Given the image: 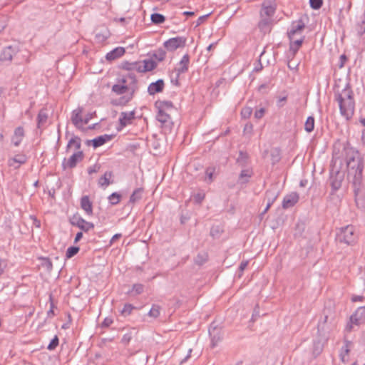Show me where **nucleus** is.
Wrapping results in <instances>:
<instances>
[{"instance_id":"13","label":"nucleus","mask_w":365,"mask_h":365,"mask_svg":"<svg viewBox=\"0 0 365 365\" xmlns=\"http://www.w3.org/2000/svg\"><path fill=\"white\" fill-rule=\"evenodd\" d=\"M164 81L163 79H158L155 82L150 83L148 87V93L150 96H153L158 93H160L164 88Z\"/></svg>"},{"instance_id":"12","label":"nucleus","mask_w":365,"mask_h":365,"mask_svg":"<svg viewBox=\"0 0 365 365\" xmlns=\"http://www.w3.org/2000/svg\"><path fill=\"white\" fill-rule=\"evenodd\" d=\"M344 180V174L339 171H336L335 175L331 174L330 177V183L334 191L338 190Z\"/></svg>"},{"instance_id":"48","label":"nucleus","mask_w":365,"mask_h":365,"mask_svg":"<svg viewBox=\"0 0 365 365\" xmlns=\"http://www.w3.org/2000/svg\"><path fill=\"white\" fill-rule=\"evenodd\" d=\"M173 108V104L171 101H160L158 106V110H162L165 111V110H169Z\"/></svg>"},{"instance_id":"39","label":"nucleus","mask_w":365,"mask_h":365,"mask_svg":"<svg viewBox=\"0 0 365 365\" xmlns=\"http://www.w3.org/2000/svg\"><path fill=\"white\" fill-rule=\"evenodd\" d=\"M135 93H127L125 96L119 98L118 101L113 104L116 106H125L133 99Z\"/></svg>"},{"instance_id":"52","label":"nucleus","mask_w":365,"mask_h":365,"mask_svg":"<svg viewBox=\"0 0 365 365\" xmlns=\"http://www.w3.org/2000/svg\"><path fill=\"white\" fill-rule=\"evenodd\" d=\"M323 4V0H309L310 7L313 9H319Z\"/></svg>"},{"instance_id":"46","label":"nucleus","mask_w":365,"mask_h":365,"mask_svg":"<svg viewBox=\"0 0 365 365\" xmlns=\"http://www.w3.org/2000/svg\"><path fill=\"white\" fill-rule=\"evenodd\" d=\"M121 195L118 192H113L108 197L110 205H115L119 203Z\"/></svg>"},{"instance_id":"33","label":"nucleus","mask_w":365,"mask_h":365,"mask_svg":"<svg viewBox=\"0 0 365 365\" xmlns=\"http://www.w3.org/2000/svg\"><path fill=\"white\" fill-rule=\"evenodd\" d=\"M252 174L253 173L252 170H242L239 175L238 182L241 184L247 183L249 182L250 178L252 177Z\"/></svg>"},{"instance_id":"32","label":"nucleus","mask_w":365,"mask_h":365,"mask_svg":"<svg viewBox=\"0 0 365 365\" xmlns=\"http://www.w3.org/2000/svg\"><path fill=\"white\" fill-rule=\"evenodd\" d=\"M166 56V52L163 48H158L150 53V58L154 59L157 63L163 61Z\"/></svg>"},{"instance_id":"1","label":"nucleus","mask_w":365,"mask_h":365,"mask_svg":"<svg viewBox=\"0 0 365 365\" xmlns=\"http://www.w3.org/2000/svg\"><path fill=\"white\" fill-rule=\"evenodd\" d=\"M344 155L348 178L355 185H360L362 180L364 164L359 153L354 148L346 146L344 148Z\"/></svg>"},{"instance_id":"38","label":"nucleus","mask_w":365,"mask_h":365,"mask_svg":"<svg viewBox=\"0 0 365 365\" xmlns=\"http://www.w3.org/2000/svg\"><path fill=\"white\" fill-rule=\"evenodd\" d=\"M323 347H324V343L322 341L321 339L314 340L313 342V349H312L313 354L315 356H319L322 353V351L323 350Z\"/></svg>"},{"instance_id":"28","label":"nucleus","mask_w":365,"mask_h":365,"mask_svg":"<svg viewBox=\"0 0 365 365\" xmlns=\"http://www.w3.org/2000/svg\"><path fill=\"white\" fill-rule=\"evenodd\" d=\"M272 23V19L261 16V20L258 24V26L262 31L266 33L270 31Z\"/></svg>"},{"instance_id":"10","label":"nucleus","mask_w":365,"mask_h":365,"mask_svg":"<svg viewBox=\"0 0 365 365\" xmlns=\"http://www.w3.org/2000/svg\"><path fill=\"white\" fill-rule=\"evenodd\" d=\"M299 197L297 192H292L284 197L282 200V207L287 209L294 206L299 201Z\"/></svg>"},{"instance_id":"61","label":"nucleus","mask_w":365,"mask_h":365,"mask_svg":"<svg viewBox=\"0 0 365 365\" xmlns=\"http://www.w3.org/2000/svg\"><path fill=\"white\" fill-rule=\"evenodd\" d=\"M209 16L210 14L200 16L197 20L196 26H200V24H202Z\"/></svg>"},{"instance_id":"51","label":"nucleus","mask_w":365,"mask_h":365,"mask_svg":"<svg viewBox=\"0 0 365 365\" xmlns=\"http://www.w3.org/2000/svg\"><path fill=\"white\" fill-rule=\"evenodd\" d=\"M59 339L58 336L56 335L48 344L47 349L50 351L55 349L58 345Z\"/></svg>"},{"instance_id":"15","label":"nucleus","mask_w":365,"mask_h":365,"mask_svg":"<svg viewBox=\"0 0 365 365\" xmlns=\"http://www.w3.org/2000/svg\"><path fill=\"white\" fill-rule=\"evenodd\" d=\"M135 118V112L130 111V112H122L120 115L119 118V124L120 126V129L125 127L127 125H129L131 123V121Z\"/></svg>"},{"instance_id":"8","label":"nucleus","mask_w":365,"mask_h":365,"mask_svg":"<svg viewBox=\"0 0 365 365\" xmlns=\"http://www.w3.org/2000/svg\"><path fill=\"white\" fill-rule=\"evenodd\" d=\"M83 151H76L68 160H66V158L63 159L62 162V166L64 169L73 168L76 166L78 162L83 160Z\"/></svg>"},{"instance_id":"27","label":"nucleus","mask_w":365,"mask_h":365,"mask_svg":"<svg viewBox=\"0 0 365 365\" xmlns=\"http://www.w3.org/2000/svg\"><path fill=\"white\" fill-rule=\"evenodd\" d=\"M351 344V342L350 341L345 339L344 344L341 349L339 353V358L343 363H346L348 361L347 356L349 355L350 351L349 346Z\"/></svg>"},{"instance_id":"26","label":"nucleus","mask_w":365,"mask_h":365,"mask_svg":"<svg viewBox=\"0 0 365 365\" xmlns=\"http://www.w3.org/2000/svg\"><path fill=\"white\" fill-rule=\"evenodd\" d=\"M48 118V111L46 108L39 110L37 115V128L41 129L45 125Z\"/></svg>"},{"instance_id":"21","label":"nucleus","mask_w":365,"mask_h":365,"mask_svg":"<svg viewBox=\"0 0 365 365\" xmlns=\"http://www.w3.org/2000/svg\"><path fill=\"white\" fill-rule=\"evenodd\" d=\"M156 119L164 126H170L173 125L170 115L164 110H158Z\"/></svg>"},{"instance_id":"34","label":"nucleus","mask_w":365,"mask_h":365,"mask_svg":"<svg viewBox=\"0 0 365 365\" xmlns=\"http://www.w3.org/2000/svg\"><path fill=\"white\" fill-rule=\"evenodd\" d=\"M143 188L138 187L133 192L130 196L129 203L135 204L140 201L143 197Z\"/></svg>"},{"instance_id":"11","label":"nucleus","mask_w":365,"mask_h":365,"mask_svg":"<svg viewBox=\"0 0 365 365\" xmlns=\"http://www.w3.org/2000/svg\"><path fill=\"white\" fill-rule=\"evenodd\" d=\"M327 319L328 317L324 316L322 319L319 320L317 325V333L324 341L327 340L329 332V328L327 325Z\"/></svg>"},{"instance_id":"54","label":"nucleus","mask_w":365,"mask_h":365,"mask_svg":"<svg viewBox=\"0 0 365 365\" xmlns=\"http://www.w3.org/2000/svg\"><path fill=\"white\" fill-rule=\"evenodd\" d=\"M205 195L203 192H198L193 196V199L197 204H201L205 199Z\"/></svg>"},{"instance_id":"18","label":"nucleus","mask_w":365,"mask_h":365,"mask_svg":"<svg viewBox=\"0 0 365 365\" xmlns=\"http://www.w3.org/2000/svg\"><path fill=\"white\" fill-rule=\"evenodd\" d=\"M275 11L276 8L274 5L268 4L267 2H263L260 11V16L272 19Z\"/></svg>"},{"instance_id":"25","label":"nucleus","mask_w":365,"mask_h":365,"mask_svg":"<svg viewBox=\"0 0 365 365\" xmlns=\"http://www.w3.org/2000/svg\"><path fill=\"white\" fill-rule=\"evenodd\" d=\"M73 148L75 150H76L77 151L81 150V139L78 136L73 135L68 140V144L66 148V152H69V150Z\"/></svg>"},{"instance_id":"44","label":"nucleus","mask_w":365,"mask_h":365,"mask_svg":"<svg viewBox=\"0 0 365 365\" xmlns=\"http://www.w3.org/2000/svg\"><path fill=\"white\" fill-rule=\"evenodd\" d=\"M150 19L151 21L155 24H162L165 21V17L163 14L158 13L151 14Z\"/></svg>"},{"instance_id":"4","label":"nucleus","mask_w":365,"mask_h":365,"mask_svg":"<svg viewBox=\"0 0 365 365\" xmlns=\"http://www.w3.org/2000/svg\"><path fill=\"white\" fill-rule=\"evenodd\" d=\"M365 322V307H359L350 317V322L346 325V330L351 331L353 325L359 326Z\"/></svg>"},{"instance_id":"47","label":"nucleus","mask_w":365,"mask_h":365,"mask_svg":"<svg viewBox=\"0 0 365 365\" xmlns=\"http://www.w3.org/2000/svg\"><path fill=\"white\" fill-rule=\"evenodd\" d=\"M135 309V307L133 304L128 303L123 306L122 310L120 311V313L123 316L127 317L130 315L132 313L133 310Z\"/></svg>"},{"instance_id":"7","label":"nucleus","mask_w":365,"mask_h":365,"mask_svg":"<svg viewBox=\"0 0 365 365\" xmlns=\"http://www.w3.org/2000/svg\"><path fill=\"white\" fill-rule=\"evenodd\" d=\"M208 332L211 339V346L214 348L222 339V330L212 323L209 327Z\"/></svg>"},{"instance_id":"6","label":"nucleus","mask_w":365,"mask_h":365,"mask_svg":"<svg viewBox=\"0 0 365 365\" xmlns=\"http://www.w3.org/2000/svg\"><path fill=\"white\" fill-rule=\"evenodd\" d=\"M185 38L182 36H177L165 41L163 45L167 50L173 51L178 48L185 46Z\"/></svg>"},{"instance_id":"55","label":"nucleus","mask_w":365,"mask_h":365,"mask_svg":"<svg viewBox=\"0 0 365 365\" xmlns=\"http://www.w3.org/2000/svg\"><path fill=\"white\" fill-rule=\"evenodd\" d=\"M303 41L304 38L294 41L293 43H291L290 48L294 49V46H296L295 51H297L299 47L302 46Z\"/></svg>"},{"instance_id":"42","label":"nucleus","mask_w":365,"mask_h":365,"mask_svg":"<svg viewBox=\"0 0 365 365\" xmlns=\"http://www.w3.org/2000/svg\"><path fill=\"white\" fill-rule=\"evenodd\" d=\"M314 128V118L313 116H309L304 123V130L307 133H311Z\"/></svg>"},{"instance_id":"58","label":"nucleus","mask_w":365,"mask_h":365,"mask_svg":"<svg viewBox=\"0 0 365 365\" xmlns=\"http://www.w3.org/2000/svg\"><path fill=\"white\" fill-rule=\"evenodd\" d=\"M100 169V166L97 164H95L92 166H90L88 168V173L89 175H92L93 173H97Z\"/></svg>"},{"instance_id":"45","label":"nucleus","mask_w":365,"mask_h":365,"mask_svg":"<svg viewBox=\"0 0 365 365\" xmlns=\"http://www.w3.org/2000/svg\"><path fill=\"white\" fill-rule=\"evenodd\" d=\"M248 159V154L246 152L240 150L239 155L237 158V163L242 166H245L247 164Z\"/></svg>"},{"instance_id":"49","label":"nucleus","mask_w":365,"mask_h":365,"mask_svg":"<svg viewBox=\"0 0 365 365\" xmlns=\"http://www.w3.org/2000/svg\"><path fill=\"white\" fill-rule=\"evenodd\" d=\"M215 168L214 167H209L205 170V175L207 179L205 180L208 183H211L214 180V173Z\"/></svg>"},{"instance_id":"17","label":"nucleus","mask_w":365,"mask_h":365,"mask_svg":"<svg viewBox=\"0 0 365 365\" xmlns=\"http://www.w3.org/2000/svg\"><path fill=\"white\" fill-rule=\"evenodd\" d=\"M80 205L88 216L93 215V204L88 195H84L81 198Z\"/></svg>"},{"instance_id":"20","label":"nucleus","mask_w":365,"mask_h":365,"mask_svg":"<svg viewBox=\"0 0 365 365\" xmlns=\"http://www.w3.org/2000/svg\"><path fill=\"white\" fill-rule=\"evenodd\" d=\"M157 62L151 58L140 61V73L151 71L157 67Z\"/></svg>"},{"instance_id":"60","label":"nucleus","mask_w":365,"mask_h":365,"mask_svg":"<svg viewBox=\"0 0 365 365\" xmlns=\"http://www.w3.org/2000/svg\"><path fill=\"white\" fill-rule=\"evenodd\" d=\"M287 96L279 97L277 101V106L279 108L282 107L284 106V103L287 101Z\"/></svg>"},{"instance_id":"53","label":"nucleus","mask_w":365,"mask_h":365,"mask_svg":"<svg viewBox=\"0 0 365 365\" xmlns=\"http://www.w3.org/2000/svg\"><path fill=\"white\" fill-rule=\"evenodd\" d=\"M252 113V109L250 107H245L241 110V115L243 118H248Z\"/></svg>"},{"instance_id":"57","label":"nucleus","mask_w":365,"mask_h":365,"mask_svg":"<svg viewBox=\"0 0 365 365\" xmlns=\"http://www.w3.org/2000/svg\"><path fill=\"white\" fill-rule=\"evenodd\" d=\"M131 339H132L131 334H130V333L125 334L121 339V342L123 344H124L125 345H126L130 341Z\"/></svg>"},{"instance_id":"41","label":"nucleus","mask_w":365,"mask_h":365,"mask_svg":"<svg viewBox=\"0 0 365 365\" xmlns=\"http://www.w3.org/2000/svg\"><path fill=\"white\" fill-rule=\"evenodd\" d=\"M144 291V286L142 284H134L132 286V289L128 291V294L131 295H138L143 293Z\"/></svg>"},{"instance_id":"40","label":"nucleus","mask_w":365,"mask_h":365,"mask_svg":"<svg viewBox=\"0 0 365 365\" xmlns=\"http://www.w3.org/2000/svg\"><path fill=\"white\" fill-rule=\"evenodd\" d=\"M356 29L359 36H362L365 34V12L360 17V20L356 24Z\"/></svg>"},{"instance_id":"64","label":"nucleus","mask_w":365,"mask_h":365,"mask_svg":"<svg viewBox=\"0 0 365 365\" xmlns=\"http://www.w3.org/2000/svg\"><path fill=\"white\" fill-rule=\"evenodd\" d=\"M31 218L33 220V225L36 227L39 228L41 227V222L38 220L35 216L31 215Z\"/></svg>"},{"instance_id":"3","label":"nucleus","mask_w":365,"mask_h":365,"mask_svg":"<svg viewBox=\"0 0 365 365\" xmlns=\"http://www.w3.org/2000/svg\"><path fill=\"white\" fill-rule=\"evenodd\" d=\"M336 239L339 242H344L346 245H351L356 240L354 227L347 225L341 227L339 232L337 234Z\"/></svg>"},{"instance_id":"50","label":"nucleus","mask_w":365,"mask_h":365,"mask_svg":"<svg viewBox=\"0 0 365 365\" xmlns=\"http://www.w3.org/2000/svg\"><path fill=\"white\" fill-rule=\"evenodd\" d=\"M79 247L76 246L69 247L66 252V256L67 258H71L75 256L79 251Z\"/></svg>"},{"instance_id":"5","label":"nucleus","mask_w":365,"mask_h":365,"mask_svg":"<svg viewBox=\"0 0 365 365\" xmlns=\"http://www.w3.org/2000/svg\"><path fill=\"white\" fill-rule=\"evenodd\" d=\"M71 223L84 232H88L94 228V224L85 220L78 215H74L71 219Z\"/></svg>"},{"instance_id":"24","label":"nucleus","mask_w":365,"mask_h":365,"mask_svg":"<svg viewBox=\"0 0 365 365\" xmlns=\"http://www.w3.org/2000/svg\"><path fill=\"white\" fill-rule=\"evenodd\" d=\"M82 112L83 108L80 107L72 111L71 121L73 124L76 127H79L83 124V118L81 117Z\"/></svg>"},{"instance_id":"23","label":"nucleus","mask_w":365,"mask_h":365,"mask_svg":"<svg viewBox=\"0 0 365 365\" xmlns=\"http://www.w3.org/2000/svg\"><path fill=\"white\" fill-rule=\"evenodd\" d=\"M304 27L305 24L302 20L293 22L291 25L290 30L288 31L289 38L292 39L296 34L302 31Z\"/></svg>"},{"instance_id":"31","label":"nucleus","mask_w":365,"mask_h":365,"mask_svg":"<svg viewBox=\"0 0 365 365\" xmlns=\"http://www.w3.org/2000/svg\"><path fill=\"white\" fill-rule=\"evenodd\" d=\"M14 49L12 46H9L6 47L0 55V60L1 61H11L13 58Z\"/></svg>"},{"instance_id":"22","label":"nucleus","mask_w":365,"mask_h":365,"mask_svg":"<svg viewBox=\"0 0 365 365\" xmlns=\"http://www.w3.org/2000/svg\"><path fill=\"white\" fill-rule=\"evenodd\" d=\"M125 51L123 47H116L106 54V58L108 61H112L121 57L125 53Z\"/></svg>"},{"instance_id":"36","label":"nucleus","mask_w":365,"mask_h":365,"mask_svg":"<svg viewBox=\"0 0 365 365\" xmlns=\"http://www.w3.org/2000/svg\"><path fill=\"white\" fill-rule=\"evenodd\" d=\"M111 177H112L111 172H110V171L106 172L105 174L102 177H101L98 180L99 186L104 187H108L110 184V179L111 178Z\"/></svg>"},{"instance_id":"37","label":"nucleus","mask_w":365,"mask_h":365,"mask_svg":"<svg viewBox=\"0 0 365 365\" xmlns=\"http://www.w3.org/2000/svg\"><path fill=\"white\" fill-rule=\"evenodd\" d=\"M266 196H267L268 202H267V205L264 210V213L266 212L269 210L270 206L274 203V202L278 197V193L276 192H272V191L269 190V191L267 192Z\"/></svg>"},{"instance_id":"59","label":"nucleus","mask_w":365,"mask_h":365,"mask_svg":"<svg viewBox=\"0 0 365 365\" xmlns=\"http://www.w3.org/2000/svg\"><path fill=\"white\" fill-rule=\"evenodd\" d=\"M264 112H265V110L264 108H262L259 110H257L255 113V117L257 118V119H260L263 117L264 114Z\"/></svg>"},{"instance_id":"19","label":"nucleus","mask_w":365,"mask_h":365,"mask_svg":"<svg viewBox=\"0 0 365 365\" xmlns=\"http://www.w3.org/2000/svg\"><path fill=\"white\" fill-rule=\"evenodd\" d=\"M120 68L128 71V73H133L134 71L140 73V61H123L120 64Z\"/></svg>"},{"instance_id":"63","label":"nucleus","mask_w":365,"mask_h":365,"mask_svg":"<svg viewBox=\"0 0 365 365\" xmlns=\"http://www.w3.org/2000/svg\"><path fill=\"white\" fill-rule=\"evenodd\" d=\"M6 267V262L4 259H0V276L4 273V269Z\"/></svg>"},{"instance_id":"35","label":"nucleus","mask_w":365,"mask_h":365,"mask_svg":"<svg viewBox=\"0 0 365 365\" xmlns=\"http://www.w3.org/2000/svg\"><path fill=\"white\" fill-rule=\"evenodd\" d=\"M26 160L27 158L25 155L19 154L9 159L8 163L9 166H14V163L22 165L26 162Z\"/></svg>"},{"instance_id":"16","label":"nucleus","mask_w":365,"mask_h":365,"mask_svg":"<svg viewBox=\"0 0 365 365\" xmlns=\"http://www.w3.org/2000/svg\"><path fill=\"white\" fill-rule=\"evenodd\" d=\"M189 63L190 56L188 54L186 53L182 56V58H181L180 61L178 65V67H176L175 69L178 76L187 71Z\"/></svg>"},{"instance_id":"56","label":"nucleus","mask_w":365,"mask_h":365,"mask_svg":"<svg viewBox=\"0 0 365 365\" xmlns=\"http://www.w3.org/2000/svg\"><path fill=\"white\" fill-rule=\"evenodd\" d=\"M113 321L110 317H106L101 323V327L106 328L113 324Z\"/></svg>"},{"instance_id":"14","label":"nucleus","mask_w":365,"mask_h":365,"mask_svg":"<svg viewBox=\"0 0 365 365\" xmlns=\"http://www.w3.org/2000/svg\"><path fill=\"white\" fill-rule=\"evenodd\" d=\"M111 90L117 95H123L125 93H135V86L132 85L130 86H125V85L119 84L117 83L112 86Z\"/></svg>"},{"instance_id":"62","label":"nucleus","mask_w":365,"mask_h":365,"mask_svg":"<svg viewBox=\"0 0 365 365\" xmlns=\"http://www.w3.org/2000/svg\"><path fill=\"white\" fill-rule=\"evenodd\" d=\"M346 60H347V58L345 54L341 55L340 58H339V67L342 68Z\"/></svg>"},{"instance_id":"30","label":"nucleus","mask_w":365,"mask_h":365,"mask_svg":"<svg viewBox=\"0 0 365 365\" xmlns=\"http://www.w3.org/2000/svg\"><path fill=\"white\" fill-rule=\"evenodd\" d=\"M24 135V128L21 126L17 127L14 130V135L12 138V142L15 146L19 145Z\"/></svg>"},{"instance_id":"9","label":"nucleus","mask_w":365,"mask_h":365,"mask_svg":"<svg viewBox=\"0 0 365 365\" xmlns=\"http://www.w3.org/2000/svg\"><path fill=\"white\" fill-rule=\"evenodd\" d=\"M117 83L125 85V86H130V85L134 86L135 93L138 90V81L134 73H128L122 76L117 79Z\"/></svg>"},{"instance_id":"2","label":"nucleus","mask_w":365,"mask_h":365,"mask_svg":"<svg viewBox=\"0 0 365 365\" xmlns=\"http://www.w3.org/2000/svg\"><path fill=\"white\" fill-rule=\"evenodd\" d=\"M334 100L338 103L341 115L346 120L351 118L354 113L355 101L349 83H346L341 91L334 92Z\"/></svg>"},{"instance_id":"43","label":"nucleus","mask_w":365,"mask_h":365,"mask_svg":"<svg viewBox=\"0 0 365 365\" xmlns=\"http://www.w3.org/2000/svg\"><path fill=\"white\" fill-rule=\"evenodd\" d=\"M161 307L158 304H153L151 309L148 312V315L154 319L158 318L160 314Z\"/></svg>"},{"instance_id":"29","label":"nucleus","mask_w":365,"mask_h":365,"mask_svg":"<svg viewBox=\"0 0 365 365\" xmlns=\"http://www.w3.org/2000/svg\"><path fill=\"white\" fill-rule=\"evenodd\" d=\"M112 136L110 135H103L95 138L91 140L93 148H96L105 144L106 142L110 140Z\"/></svg>"}]
</instances>
